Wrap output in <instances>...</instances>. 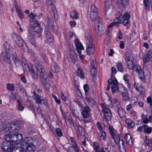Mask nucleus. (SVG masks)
Returning <instances> with one entry per match:
<instances>
[{"label":"nucleus","mask_w":152,"mask_h":152,"mask_svg":"<svg viewBox=\"0 0 152 152\" xmlns=\"http://www.w3.org/2000/svg\"><path fill=\"white\" fill-rule=\"evenodd\" d=\"M113 7L111 0H106L104 11L105 18L108 20L110 18L112 13Z\"/></svg>","instance_id":"nucleus-4"},{"label":"nucleus","mask_w":152,"mask_h":152,"mask_svg":"<svg viewBox=\"0 0 152 152\" xmlns=\"http://www.w3.org/2000/svg\"><path fill=\"white\" fill-rule=\"evenodd\" d=\"M23 147H19L17 146H13L11 148V152H20L21 151H22Z\"/></svg>","instance_id":"nucleus-34"},{"label":"nucleus","mask_w":152,"mask_h":152,"mask_svg":"<svg viewBox=\"0 0 152 152\" xmlns=\"http://www.w3.org/2000/svg\"><path fill=\"white\" fill-rule=\"evenodd\" d=\"M110 134L114 140L116 144H120V141L123 140L121 139L119 134L113 128L110 127L109 128Z\"/></svg>","instance_id":"nucleus-6"},{"label":"nucleus","mask_w":152,"mask_h":152,"mask_svg":"<svg viewBox=\"0 0 152 152\" xmlns=\"http://www.w3.org/2000/svg\"><path fill=\"white\" fill-rule=\"evenodd\" d=\"M91 73L94 77L96 76L97 73V69L96 68L90 69Z\"/></svg>","instance_id":"nucleus-58"},{"label":"nucleus","mask_w":152,"mask_h":152,"mask_svg":"<svg viewBox=\"0 0 152 152\" xmlns=\"http://www.w3.org/2000/svg\"><path fill=\"white\" fill-rule=\"evenodd\" d=\"M118 7L121 10H124L126 9V4H125L124 3H121L120 1H118Z\"/></svg>","instance_id":"nucleus-43"},{"label":"nucleus","mask_w":152,"mask_h":152,"mask_svg":"<svg viewBox=\"0 0 152 152\" xmlns=\"http://www.w3.org/2000/svg\"><path fill=\"white\" fill-rule=\"evenodd\" d=\"M22 66L23 68L24 71H30L31 70L30 69V68L27 63L26 61L25 58H23L22 59Z\"/></svg>","instance_id":"nucleus-25"},{"label":"nucleus","mask_w":152,"mask_h":152,"mask_svg":"<svg viewBox=\"0 0 152 152\" xmlns=\"http://www.w3.org/2000/svg\"><path fill=\"white\" fill-rule=\"evenodd\" d=\"M125 138L127 143L132 147V140L131 135L129 134H126L125 136Z\"/></svg>","instance_id":"nucleus-26"},{"label":"nucleus","mask_w":152,"mask_h":152,"mask_svg":"<svg viewBox=\"0 0 152 152\" xmlns=\"http://www.w3.org/2000/svg\"><path fill=\"white\" fill-rule=\"evenodd\" d=\"M30 72L33 78L35 80L37 81L38 77V75L37 73L35 71H34L33 69H31Z\"/></svg>","instance_id":"nucleus-42"},{"label":"nucleus","mask_w":152,"mask_h":152,"mask_svg":"<svg viewBox=\"0 0 152 152\" xmlns=\"http://www.w3.org/2000/svg\"><path fill=\"white\" fill-rule=\"evenodd\" d=\"M46 21L47 23V26L53 31H55V29L53 23V21L51 18L48 17L46 19Z\"/></svg>","instance_id":"nucleus-22"},{"label":"nucleus","mask_w":152,"mask_h":152,"mask_svg":"<svg viewBox=\"0 0 152 152\" xmlns=\"http://www.w3.org/2000/svg\"><path fill=\"white\" fill-rule=\"evenodd\" d=\"M72 145V147L73 148L74 150L76 152H79L78 146L76 143V142L71 144Z\"/></svg>","instance_id":"nucleus-51"},{"label":"nucleus","mask_w":152,"mask_h":152,"mask_svg":"<svg viewBox=\"0 0 152 152\" xmlns=\"http://www.w3.org/2000/svg\"><path fill=\"white\" fill-rule=\"evenodd\" d=\"M119 91L121 94L122 95L128 92L127 90L123 87H121L118 89Z\"/></svg>","instance_id":"nucleus-49"},{"label":"nucleus","mask_w":152,"mask_h":152,"mask_svg":"<svg viewBox=\"0 0 152 152\" xmlns=\"http://www.w3.org/2000/svg\"><path fill=\"white\" fill-rule=\"evenodd\" d=\"M126 63L129 69L135 71L138 73V75L139 77L143 75V73H142V71L140 66L136 65H134L131 61H126Z\"/></svg>","instance_id":"nucleus-5"},{"label":"nucleus","mask_w":152,"mask_h":152,"mask_svg":"<svg viewBox=\"0 0 152 152\" xmlns=\"http://www.w3.org/2000/svg\"><path fill=\"white\" fill-rule=\"evenodd\" d=\"M86 40V52L88 55H93L94 53L95 49L94 45H92V42L91 37L88 33L86 34L85 36Z\"/></svg>","instance_id":"nucleus-2"},{"label":"nucleus","mask_w":152,"mask_h":152,"mask_svg":"<svg viewBox=\"0 0 152 152\" xmlns=\"http://www.w3.org/2000/svg\"><path fill=\"white\" fill-rule=\"evenodd\" d=\"M15 86L13 84L7 83V89L10 91H13L15 90Z\"/></svg>","instance_id":"nucleus-48"},{"label":"nucleus","mask_w":152,"mask_h":152,"mask_svg":"<svg viewBox=\"0 0 152 152\" xmlns=\"http://www.w3.org/2000/svg\"><path fill=\"white\" fill-rule=\"evenodd\" d=\"M52 70L55 72L57 73L59 72V69L57 65L56 64H55L53 66V67Z\"/></svg>","instance_id":"nucleus-62"},{"label":"nucleus","mask_w":152,"mask_h":152,"mask_svg":"<svg viewBox=\"0 0 152 152\" xmlns=\"http://www.w3.org/2000/svg\"><path fill=\"white\" fill-rule=\"evenodd\" d=\"M95 30L96 34L101 36L104 33V28L103 24H100L95 26Z\"/></svg>","instance_id":"nucleus-15"},{"label":"nucleus","mask_w":152,"mask_h":152,"mask_svg":"<svg viewBox=\"0 0 152 152\" xmlns=\"http://www.w3.org/2000/svg\"><path fill=\"white\" fill-rule=\"evenodd\" d=\"M14 126L13 128V132L16 133H17V131H20L22 128L21 126L18 124L17 123L15 124L14 123Z\"/></svg>","instance_id":"nucleus-38"},{"label":"nucleus","mask_w":152,"mask_h":152,"mask_svg":"<svg viewBox=\"0 0 152 152\" xmlns=\"http://www.w3.org/2000/svg\"><path fill=\"white\" fill-rule=\"evenodd\" d=\"M125 60L126 61H131L132 56L131 53L129 51H127L125 53Z\"/></svg>","instance_id":"nucleus-40"},{"label":"nucleus","mask_w":152,"mask_h":152,"mask_svg":"<svg viewBox=\"0 0 152 152\" xmlns=\"http://www.w3.org/2000/svg\"><path fill=\"white\" fill-rule=\"evenodd\" d=\"M151 58L147 55H145L143 60L144 64L147 63L148 61H149L150 59Z\"/></svg>","instance_id":"nucleus-54"},{"label":"nucleus","mask_w":152,"mask_h":152,"mask_svg":"<svg viewBox=\"0 0 152 152\" xmlns=\"http://www.w3.org/2000/svg\"><path fill=\"white\" fill-rule=\"evenodd\" d=\"M134 86L136 90L138 91L140 94H144L145 93V89L143 88L142 85H140V84H136L134 83Z\"/></svg>","instance_id":"nucleus-24"},{"label":"nucleus","mask_w":152,"mask_h":152,"mask_svg":"<svg viewBox=\"0 0 152 152\" xmlns=\"http://www.w3.org/2000/svg\"><path fill=\"white\" fill-rule=\"evenodd\" d=\"M13 40L19 47L21 46L24 42L23 39L16 34H14L13 35Z\"/></svg>","instance_id":"nucleus-13"},{"label":"nucleus","mask_w":152,"mask_h":152,"mask_svg":"<svg viewBox=\"0 0 152 152\" xmlns=\"http://www.w3.org/2000/svg\"><path fill=\"white\" fill-rule=\"evenodd\" d=\"M16 85L17 86L16 89H19L20 91L23 87L20 83H17L16 84Z\"/></svg>","instance_id":"nucleus-63"},{"label":"nucleus","mask_w":152,"mask_h":152,"mask_svg":"<svg viewBox=\"0 0 152 152\" xmlns=\"http://www.w3.org/2000/svg\"><path fill=\"white\" fill-rule=\"evenodd\" d=\"M108 85L107 88V90L109 91L110 89V86H111V88L113 93L115 92L118 88V81L116 80H113L111 79H109L108 80Z\"/></svg>","instance_id":"nucleus-7"},{"label":"nucleus","mask_w":152,"mask_h":152,"mask_svg":"<svg viewBox=\"0 0 152 152\" xmlns=\"http://www.w3.org/2000/svg\"><path fill=\"white\" fill-rule=\"evenodd\" d=\"M14 126V123H8L4 124L3 126V129L5 132H13V128Z\"/></svg>","instance_id":"nucleus-18"},{"label":"nucleus","mask_w":152,"mask_h":152,"mask_svg":"<svg viewBox=\"0 0 152 152\" xmlns=\"http://www.w3.org/2000/svg\"><path fill=\"white\" fill-rule=\"evenodd\" d=\"M120 15L119 13H116V18L113 20V22L111 23L109 26V28L112 27L114 25L117 26H119V24L121 23V18H119Z\"/></svg>","instance_id":"nucleus-14"},{"label":"nucleus","mask_w":152,"mask_h":152,"mask_svg":"<svg viewBox=\"0 0 152 152\" xmlns=\"http://www.w3.org/2000/svg\"><path fill=\"white\" fill-rule=\"evenodd\" d=\"M101 96L102 99L104 100L108 99L110 103L112 102V100L111 99V98L108 94L106 93L101 94Z\"/></svg>","instance_id":"nucleus-37"},{"label":"nucleus","mask_w":152,"mask_h":152,"mask_svg":"<svg viewBox=\"0 0 152 152\" xmlns=\"http://www.w3.org/2000/svg\"><path fill=\"white\" fill-rule=\"evenodd\" d=\"M12 51L14 53H12V56L13 59V61L17 66H19L21 64V62L20 59L16 54L15 49H12Z\"/></svg>","instance_id":"nucleus-17"},{"label":"nucleus","mask_w":152,"mask_h":152,"mask_svg":"<svg viewBox=\"0 0 152 152\" xmlns=\"http://www.w3.org/2000/svg\"><path fill=\"white\" fill-rule=\"evenodd\" d=\"M4 139L5 140V141L10 142H12V143L13 142L12 140H13V139H12L11 137L9 135H6Z\"/></svg>","instance_id":"nucleus-53"},{"label":"nucleus","mask_w":152,"mask_h":152,"mask_svg":"<svg viewBox=\"0 0 152 152\" xmlns=\"http://www.w3.org/2000/svg\"><path fill=\"white\" fill-rule=\"evenodd\" d=\"M34 99L37 103L39 104H41L42 100L40 98V97L39 95H38L34 97Z\"/></svg>","instance_id":"nucleus-59"},{"label":"nucleus","mask_w":152,"mask_h":152,"mask_svg":"<svg viewBox=\"0 0 152 152\" xmlns=\"http://www.w3.org/2000/svg\"><path fill=\"white\" fill-rule=\"evenodd\" d=\"M20 47L21 48L22 50L24 52H28L29 51L28 48L25 42H24L21 46Z\"/></svg>","instance_id":"nucleus-44"},{"label":"nucleus","mask_w":152,"mask_h":152,"mask_svg":"<svg viewBox=\"0 0 152 152\" xmlns=\"http://www.w3.org/2000/svg\"><path fill=\"white\" fill-rule=\"evenodd\" d=\"M3 47L5 50H11L10 45L7 41L5 42L4 43Z\"/></svg>","instance_id":"nucleus-50"},{"label":"nucleus","mask_w":152,"mask_h":152,"mask_svg":"<svg viewBox=\"0 0 152 152\" xmlns=\"http://www.w3.org/2000/svg\"><path fill=\"white\" fill-rule=\"evenodd\" d=\"M12 49V51L8 50H5V51L2 52L1 53V55L3 60L5 61H7L9 62V63H10V53H14Z\"/></svg>","instance_id":"nucleus-11"},{"label":"nucleus","mask_w":152,"mask_h":152,"mask_svg":"<svg viewBox=\"0 0 152 152\" xmlns=\"http://www.w3.org/2000/svg\"><path fill=\"white\" fill-rule=\"evenodd\" d=\"M98 135L99 138L101 140H103L106 137V133L104 131H101L99 132Z\"/></svg>","instance_id":"nucleus-47"},{"label":"nucleus","mask_w":152,"mask_h":152,"mask_svg":"<svg viewBox=\"0 0 152 152\" xmlns=\"http://www.w3.org/2000/svg\"><path fill=\"white\" fill-rule=\"evenodd\" d=\"M70 17L74 19H77L79 18L77 12L75 10L72 11L70 13Z\"/></svg>","instance_id":"nucleus-39"},{"label":"nucleus","mask_w":152,"mask_h":152,"mask_svg":"<svg viewBox=\"0 0 152 152\" xmlns=\"http://www.w3.org/2000/svg\"><path fill=\"white\" fill-rule=\"evenodd\" d=\"M31 139L30 137H26L21 143L22 146L26 147L25 150L28 152H34L36 149L35 146L32 143L29 142Z\"/></svg>","instance_id":"nucleus-3"},{"label":"nucleus","mask_w":152,"mask_h":152,"mask_svg":"<svg viewBox=\"0 0 152 152\" xmlns=\"http://www.w3.org/2000/svg\"><path fill=\"white\" fill-rule=\"evenodd\" d=\"M91 21H94L95 26L99 25L100 24H103V22L102 18L99 16L96 15L93 18L90 17Z\"/></svg>","instance_id":"nucleus-19"},{"label":"nucleus","mask_w":152,"mask_h":152,"mask_svg":"<svg viewBox=\"0 0 152 152\" xmlns=\"http://www.w3.org/2000/svg\"><path fill=\"white\" fill-rule=\"evenodd\" d=\"M27 39L34 46H36L35 34L32 31L29 30L27 36Z\"/></svg>","instance_id":"nucleus-12"},{"label":"nucleus","mask_w":152,"mask_h":152,"mask_svg":"<svg viewBox=\"0 0 152 152\" xmlns=\"http://www.w3.org/2000/svg\"><path fill=\"white\" fill-rule=\"evenodd\" d=\"M98 9L94 5H92L90 10V17L93 18L95 15H97Z\"/></svg>","instance_id":"nucleus-23"},{"label":"nucleus","mask_w":152,"mask_h":152,"mask_svg":"<svg viewBox=\"0 0 152 152\" xmlns=\"http://www.w3.org/2000/svg\"><path fill=\"white\" fill-rule=\"evenodd\" d=\"M120 142V144H118L120 152H126L125 144L123 140H122Z\"/></svg>","instance_id":"nucleus-33"},{"label":"nucleus","mask_w":152,"mask_h":152,"mask_svg":"<svg viewBox=\"0 0 152 152\" xmlns=\"http://www.w3.org/2000/svg\"><path fill=\"white\" fill-rule=\"evenodd\" d=\"M60 110L61 111V112L62 113V115L63 116V117L64 118L65 122L66 123V113L65 112L63 109H62L61 107H60Z\"/></svg>","instance_id":"nucleus-60"},{"label":"nucleus","mask_w":152,"mask_h":152,"mask_svg":"<svg viewBox=\"0 0 152 152\" xmlns=\"http://www.w3.org/2000/svg\"><path fill=\"white\" fill-rule=\"evenodd\" d=\"M142 116L143 122L144 124H147L149 122L148 118L145 115L142 114Z\"/></svg>","instance_id":"nucleus-52"},{"label":"nucleus","mask_w":152,"mask_h":152,"mask_svg":"<svg viewBox=\"0 0 152 152\" xmlns=\"http://www.w3.org/2000/svg\"><path fill=\"white\" fill-rule=\"evenodd\" d=\"M118 114L121 118L124 117L125 116L126 113L123 108L119 107L118 108Z\"/></svg>","instance_id":"nucleus-32"},{"label":"nucleus","mask_w":152,"mask_h":152,"mask_svg":"<svg viewBox=\"0 0 152 152\" xmlns=\"http://www.w3.org/2000/svg\"><path fill=\"white\" fill-rule=\"evenodd\" d=\"M123 99L125 101H128L129 99V96L128 93L124 94L122 95Z\"/></svg>","instance_id":"nucleus-57"},{"label":"nucleus","mask_w":152,"mask_h":152,"mask_svg":"<svg viewBox=\"0 0 152 152\" xmlns=\"http://www.w3.org/2000/svg\"><path fill=\"white\" fill-rule=\"evenodd\" d=\"M77 73L78 76L80 77L81 78L84 77V75L81 68H78L77 71Z\"/></svg>","instance_id":"nucleus-46"},{"label":"nucleus","mask_w":152,"mask_h":152,"mask_svg":"<svg viewBox=\"0 0 152 152\" xmlns=\"http://www.w3.org/2000/svg\"><path fill=\"white\" fill-rule=\"evenodd\" d=\"M1 146L2 149L4 152L10 151L13 144L12 142L4 141L2 143Z\"/></svg>","instance_id":"nucleus-9"},{"label":"nucleus","mask_w":152,"mask_h":152,"mask_svg":"<svg viewBox=\"0 0 152 152\" xmlns=\"http://www.w3.org/2000/svg\"><path fill=\"white\" fill-rule=\"evenodd\" d=\"M70 55V58L75 63V62L77 61V54L72 51L71 52Z\"/></svg>","instance_id":"nucleus-36"},{"label":"nucleus","mask_w":152,"mask_h":152,"mask_svg":"<svg viewBox=\"0 0 152 152\" xmlns=\"http://www.w3.org/2000/svg\"><path fill=\"white\" fill-rule=\"evenodd\" d=\"M15 7L16 10L20 18L21 19L23 18L24 17V14L21 12L20 8L18 7L17 4L15 5Z\"/></svg>","instance_id":"nucleus-29"},{"label":"nucleus","mask_w":152,"mask_h":152,"mask_svg":"<svg viewBox=\"0 0 152 152\" xmlns=\"http://www.w3.org/2000/svg\"><path fill=\"white\" fill-rule=\"evenodd\" d=\"M35 62L36 63L37 70L39 72L42 77L41 79L43 84L45 86L46 88L48 89L50 84L47 81L46 78L45 77V70L44 67L42 65V62L41 61H40L37 63L36 61H35Z\"/></svg>","instance_id":"nucleus-1"},{"label":"nucleus","mask_w":152,"mask_h":152,"mask_svg":"<svg viewBox=\"0 0 152 152\" xmlns=\"http://www.w3.org/2000/svg\"><path fill=\"white\" fill-rule=\"evenodd\" d=\"M91 112L90 107L87 106L84 107L82 112V116L83 118H86L89 117Z\"/></svg>","instance_id":"nucleus-20"},{"label":"nucleus","mask_w":152,"mask_h":152,"mask_svg":"<svg viewBox=\"0 0 152 152\" xmlns=\"http://www.w3.org/2000/svg\"><path fill=\"white\" fill-rule=\"evenodd\" d=\"M31 26L34 30V32L39 34V37H41V28L39 26L38 22L36 20L34 21V22L31 23Z\"/></svg>","instance_id":"nucleus-8"},{"label":"nucleus","mask_w":152,"mask_h":152,"mask_svg":"<svg viewBox=\"0 0 152 152\" xmlns=\"http://www.w3.org/2000/svg\"><path fill=\"white\" fill-rule=\"evenodd\" d=\"M50 6L52 7V10L54 16V20H56L58 19V15L57 14L58 12L56 8V7L54 6L53 4V5Z\"/></svg>","instance_id":"nucleus-30"},{"label":"nucleus","mask_w":152,"mask_h":152,"mask_svg":"<svg viewBox=\"0 0 152 152\" xmlns=\"http://www.w3.org/2000/svg\"><path fill=\"white\" fill-rule=\"evenodd\" d=\"M116 66L118 69L121 72H123V68L122 64L120 62L117 63Z\"/></svg>","instance_id":"nucleus-45"},{"label":"nucleus","mask_w":152,"mask_h":152,"mask_svg":"<svg viewBox=\"0 0 152 152\" xmlns=\"http://www.w3.org/2000/svg\"><path fill=\"white\" fill-rule=\"evenodd\" d=\"M117 13H119L120 14L119 18H121V23L122 22L123 19L129 20L130 18L129 13L128 12H125L123 16H122L121 13L120 12H118Z\"/></svg>","instance_id":"nucleus-28"},{"label":"nucleus","mask_w":152,"mask_h":152,"mask_svg":"<svg viewBox=\"0 0 152 152\" xmlns=\"http://www.w3.org/2000/svg\"><path fill=\"white\" fill-rule=\"evenodd\" d=\"M150 143L149 138L146 136L144 140L143 144L145 146H148Z\"/></svg>","instance_id":"nucleus-55"},{"label":"nucleus","mask_w":152,"mask_h":152,"mask_svg":"<svg viewBox=\"0 0 152 152\" xmlns=\"http://www.w3.org/2000/svg\"><path fill=\"white\" fill-rule=\"evenodd\" d=\"M102 112L104 113V119L107 121H110L111 119L112 114L110 110L105 106H102Z\"/></svg>","instance_id":"nucleus-10"},{"label":"nucleus","mask_w":152,"mask_h":152,"mask_svg":"<svg viewBox=\"0 0 152 152\" xmlns=\"http://www.w3.org/2000/svg\"><path fill=\"white\" fill-rule=\"evenodd\" d=\"M56 132L58 136L60 137L63 135L62 133L61 129L59 128H57L56 130Z\"/></svg>","instance_id":"nucleus-56"},{"label":"nucleus","mask_w":152,"mask_h":152,"mask_svg":"<svg viewBox=\"0 0 152 152\" xmlns=\"http://www.w3.org/2000/svg\"><path fill=\"white\" fill-rule=\"evenodd\" d=\"M76 49L78 54H81V50L84 49L79 39L76 38L75 40Z\"/></svg>","instance_id":"nucleus-16"},{"label":"nucleus","mask_w":152,"mask_h":152,"mask_svg":"<svg viewBox=\"0 0 152 152\" xmlns=\"http://www.w3.org/2000/svg\"><path fill=\"white\" fill-rule=\"evenodd\" d=\"M143 1L146 10H148L150 9L149 3L151 4V7L152 9V0H143Z\"/></svg>","instance_id":"nucleus-31"},{"label":"nucleus","mask_w":152,"mask_h":152,"mask_svg":"<svg viewBox=\"0 0 152 152\" xmlns=\"http://www.w3.org/2000/svg\"><path fill=\"white\" fill-rule=\"evenodd\" d=\"M96 62L94 61H91L90 65V69L95 68L96 67L95 66V64Z\"/></svg>","instance_id":"nucleus-64"},{"label":"nucleus","mask_w":152,"mask_h":152,"mask_svg":"<svg viewBox=\"0 0 152 152\" xmlns=\"http://www.w3.org/2000/svg\"><path fill=\"white\" fill-rule=\"evenodd\" d=\"M110 103L111 104L109 105V106L111 108H113V106L117 107L120 104L119 101L116 99H114L113 101H112V102Z\"/></svg>","instance_id":"nucleus-35"},{"label":"nucleus","mask_w":152,"mask_h":152,"mask_svg":"<svg viewBox=\"0 0 152 152\" xmlns=\"http://www.w3.org/2000/svg\"><path fill=\"white\" fill-rule=\"evenodd\" d=\"M12 138L14 139V140H12V142L14 143H18L21 142L23 139V137L21 134H19L16 133V134H14Z\"/></svg>","instance_id":"nucleus-21"},{"label":"nucleus","mask_w":152,"mask_h":152,"mask_svg":"<svg viewBox=\"0 0 152 152\" xmlns=\"http://www.w3.org/2000/svg\"><path fill=\"white\" fill-rule=\"evenodd\" d=\"M144 132L145 133L149 134L151 132L152 128L151 127H149L147 125H144Z\"/></svg>","instance_id":"nucleus-41"},{"label":"nucleus","mask_w":152,"mask_h":152,"mask_svg":"<svg viewBox=\"0 0 152 152\" xmlns=\"http://www.w3.org/2000/svg\"><path fill=\"white\" fill-rule=\"evenodd\" d=\"M94 145L95 152H99V148L97 143L96 142H94Z\"/></svg>","instance_id":"nucleus-61"},{"label":"nucleus","mask_w":152,"mask_h":152,"mask_svg":"<svg viewBox=\"0 0 152 152\" xmlns=\"http://www.w3.org/2000/svg\"><path fill=\"white\" fill-rule=\"evenodd\" d=\"M86 101L88 103V104L91 106L93 107L95 105L94 100L91 96L90 97L87 96L86 97Z\"/></svg>","instance_id":"nucleus-27"}]
</instances>
